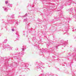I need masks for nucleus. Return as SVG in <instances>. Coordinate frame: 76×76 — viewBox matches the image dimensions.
I'll return each instance as SVG.
<instances>
[{"instance_id":"nucleus-1","label":"nucleus","mask_w":76,"mask_h":76,"mask_svg":"<svg viewBox=\"0 0 76 76\" xmlns=\"http://www.w3.org/2000/svg\"><path fill=\"white\" fill-rule=\"evenodd\" d=\"M6 4H7V3H8V1H6Z\"/></svg>"},{"instance_id":"nucleus-2","label":"nucleus","mask_w":76,"mask_h":76,"mask_svg":"<svg viewBox=\"0 0 76 76\" xmlns=\"http://www.w3.org/2000/svg\"><path fill=\"white\" fill-rule=\"evenodd\" d=\"M12 31H14V29H12Z\"/></svg>"}]
</instances>
